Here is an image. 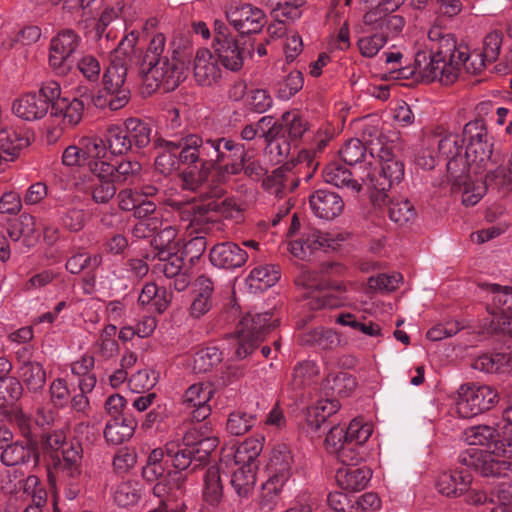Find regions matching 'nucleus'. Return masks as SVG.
Masks as SVG:
<instances>
[{
  "label": "nucleus",
  "mask_w": 512,
  "mask_h": 512,
  "mask_svg": "<svg viewBox=\"0 0 512 512\" xmlns=\"http://www.w3.org/2000/svg\"><path fill=\"white\" fill-rule=\"evenodd\" d=\"M211 145L207 200L212 201L207 204L173 201L170 204L175 217L189 234H215L223 230L220 216L227 219L239 218L241 209L235 199L226 198L221 202L217 199L225 195L224 186L232 175L244 171L249 177L259 178L263 173L259 163L248 161L243 144L231 138L215 137Z\"/></svg>",
  "instance_id": "1"
},
{
  "label": "nucleus",
  "mask_w": 512,
  "mask_h": 512,
  "mask_svg": "<svg viewBox=\"0 0 512 512\" xmlns=\"http://www.w3.org/2000/svg\"><path fill=\"white\" fill-rule=\"evenodd\" d=\"M216 446V439H197L196 432H188L181 441L171 440L164 448L152 450L142 468V477L146 482L154 484L153 494L163 499L174 490H181L186 481L182 471L194 461L204 462Z\"/></svg>",
  "instance_id": "2"
},
{
  "label": "nucleus",
  "mask_w": 512,
  "mask_h": 512,
  "mask_svg": "<svg viewBox=\"0 0 512 512\" xmlns=\"http://www.w3.org/2000/svg\"><path fill=\"white\" fill-rule=\"evenodd\" d=\"M212 138L203 139L197 134L187 133L175 140L157 138L154 146L158 150L155 169L164 176L185 168L179 174L181 187L191 191L202 200H207L208 176Z\"/></svg>",
  "instance_id": "3"
},
{
  "label": "nucleus",
  "mask_w": 512,
  "mask_h": 512,
  "mask_svg": "<svg viewBox=\"0 0 512 512\" xmlns=\"http://www.w3.org/2000/svg\"><path fill=\"white\" fill-rule=\"evenodd\" d=\"M507 407L503 411L506 421L503 439L498 440L496 430L488 425L472 426L463 432L464 440L472 446H487V450L469 448L462 452L459 464L479 472L484 477L512 478V385L502 388Z\"/></svg>",
  "instance_id": "4"
},
{
  "label": "nucleus",
  "mask_w": 512,
  "mask_h": 512,
  "mask_svg": "<svg viewBox=\"0 0 512 512\" xmlns=\"http://www.w3.org/2000/svg\"><path fill=\"white\" fill-rule=\"evenodd\" d=\"M428 38L434 58L429 60L428 53H420L417 65L424 76L438 79L443 85L453 84L462 69L469 74H478L488 63L481 53L469 54L466 46L458 45L454 35L441 27H432Z\"/></svg>",
  "instance_id": "5"
},
{
  "label": "nucleus",
  "mask_w": 512,
  "mask_h": 512,
  "mask_svg": "<svg viewBox=\"0 0 512 512\" xmlns=\"http://www.w3.org/2000/svg\"><path fill=\"white\" fill-rule=\"evenodd\" d=\"M372 432V425L358 418L353 419L347 427L336 425L329 430L325 440L327 449L335 453L337 459L343 464L335 474L336 482L342 489L361 491L369 483L372 476L371 470L352 462L363 459L365 453L361 448Z\"/></svg>",
  "instance_id": "6"
},
{
  "label": "nucleus",
  "mask_w": 512,
  "mask_h": 512,
  "mask_svg": "<svg viewBox=\"0 0 512 512\" xmlns=\"http://www.w3.org/2000/svg\"><path fill=\"white\" fill-rule=\"evenodd\" d=\"M165 42L162 33L154 35L140 61L138 73L144 88L143 93L148 95L160 87L164 91L174 90L186 78L187 67L183 61L175 57L169 60L167 56L162 55Z\"/></svg>",
  "instance_id": "7"
},
{
  "label": "nucleus",
  "mask_w": 512,
  "mask_h": 512,
  "mask_svg": "<svg viewBox=\"0 0 512 512\" xmlns=\"http://www.w3.org/2000/svg\"><path fill=\"white\" fill-rule=\"evenodd\" d=\"M343 267L338 263H326L321 268V276H309L304 283L306 292L303 297V308L310 311L333 309L345 305L347 288L342 282L329 277L341 274Z\"/></svg>",
  "instance_id": "8"
},
{
  "label": "nucleus",
  "mask_w": 512,
  "mask_h": 512,
  "mask_svg": "<svg viewBox=\"0 0 512 512\" xmlns=\"http://www.w3.org/2000/svg\"><path fill=\"white\" fill-rule=\"evenodd\" d=\"M371 156L377 154L379 168L364 167L363 175L359 176L366 189L371 192L374 204L381 205L386 202L387 191L393 185L400 183L404 177V164L397 159L389 147H370Z\"/></svg>",
  "instance_id": "9"
},
{
  "label": "nucleus",
  "mask_w": 512,
  "mask_h": 512,
  "mask_svg": "<svg viewBox=\"0 0 512 512\" xmlns=\"http://www.w3.org/2000/svg\"><path fill=\"white\" fill-rule=\"evenodd\" d=\"M483 119H475L463 127L465 141L466 173L479 174L488 169L489 164H497L493 156V141Z\"/></svg>",
  "instance_id": "10"
},
{
  "label": "nucleus",
  "mask_w": 512,
  "mask_h": 512,
  "mask_svg": "<svg viewBox=\"0 0 512 512\" xmlns=\"http://www.w3.org/2000/svg\"><path fill=\"white\" fill-rule=\"evenodd\" d=\"M277 325L278 320L270 312L245 315L239 323L236 335L231 337L234 357L241 360L251 355L265 335Z\"/></svg>",
  "instance_id": "11"
},
{
  "label": "nucleus",
  "mask_w": 512,
  "mask_h": 512,
  "mask_svg": "<svg viewBox=\"0 0 512 512\" xmlns=\"http://www.w3.org/2000/svg\"><path fill=\"white\" fill-rule=\"evenodd\" d=\"M82 447L79 442L63 444L60 453L53 455V467L65 486V495L69 500L75 499L82 487V471L80 467Z\"/></svg>",
  "instance_id": "12"
},
{
  "label": "nucleus",
  "mask_w": 512,
  "mask_h": 512,
  "mask_svg": "<svg viewBox=\"0 0 512 512\" xmlns=\"http://www.w3.org/2000/svg\"><path fill=\"white\" fill-rule=\"evenodd\" d=\"M507 385H512V383L503 384L499 391L488 385H477L475 383L461 385L456 402L458 414L462 418H471L491 409L500 400L507 406V402L502 395V388Z\"/></svg>",
  "instance_id": "13"
},
{
  "label": "nucleus",
  "mask_w": 512,
  "mask_h": 512,
  "mask_svg": "<svg viewBox=\"0 0 512 512\" xmlns=\"http://www.w3.org/2000/svg\"><path fill=\"white\" fill-rule=\"evenodd\" d=\"M431 144L437 145L439 156L447 161L449 179L461 180L466 173L463 136L460 137L442 126H437L432 132Z\"/></svg>",
  "instance_id": "14"
},
{
  "label": "nucleus",
  "mask_w": 512,
  "mask_h": 512,
  "mask_svg": "<svg viewBox=\"0 0 512 512\" xmlns=\"http://www.w3.org/2000/svg\"><path fill=\"white\" fill-rule=\"evenodd\" d=\"M82 37L72 29L59 31L50 41L49 64L58 75L68 74L82 52Z\"/></svg>",
  "instance_id": "15"
},
{
  "label": "nucleus",
  "mask_w": 512,
  "mask_h": 512,
  "mask_svg": "<svg viewBox=\"0 0 512 512\" xmlns=\"http://www.w3.org/2000/svg\"><path fill=\"white\" fill-rule=\"evenodd\" d=\"M293 457L287 444H276L270 454L267 464L268 480L263 485V503H275V499L282 491L291 476Z\"/></svg>",
  "instance_id": "16"
},
{
  "label": "nucleus",
  "mask_w": 512,
  "mask_h": 512,
  "mask_svg": "<svg viewBox=\"0 0 512 512\" xmlns=\"http://www.w3.org/2000/svg\"><path fill=\"white\" fill-rule=\"evenodd\" d=\"M153 272L163 274L168 280V286L177 292L184 291L191 282L190 269L184 265L182 253L171 249L154 252L152 257Z\"/></svg>",
  "instance_id": "17"
},
{
  "label": "nucleus",
  "mask_w": 512,
  "mask_h": 512,
  "mask_svg": "<svg viewBox=\"0 0 512 512\" xmlns=\"http://www.w3.org/2000/svg\"><path fill=\"white\" fill-rule=\"evenodd\" d=\"M491 295L492 325L496 331L512 336V287L486 284Z\"/></svg>",
  "instance_id": "18"
},
{
  "label": "nucleus",
  "mask_w": 512,
  "mask_h": 512,
  "mask_svg": "<svg viewBox=\"0 0 512 512\" xmlns=\"http://www.w3.org/2000/svg\"><path fill=\"white\" fill-rule=\"evenodd\" d=\"M84 103L78 98L69 100L62 98L56 101L50 111V118L58 123V128L48 129L47 140L49 143L55 142L62 134V131L68 127L76 126L82 119Z\"/></svg>",
  "instance_id": "19"
},
{
  "label": "nucleus",
  "mask_w": 512,
  "mask_h": 512,
  "mask_svg": "<svg viewBox=\"0 0 512 512\" xmlns=\"http://www.w3.org/2000/svg\"><path fill=\"white\" fill-rule=\"evenodd\" d=\"M213 53L219 59L221 65L231 71L242 68L246 57L251 56L254 42L232 38L220 43H212Z\"/></svg>",
  "instance_id": "20"
},
{
  "label": "nucleus",
  "mask_w": 512,
  "mask_h": 512,
  "mask_svg": "<svg viewBox=\"0 0 512 512\" xmlns=\"http://www.w3.org/2000/svg\"><path fill=\"white\" fill-rule=\"evenodd\" d=\"M226 18L241 35L258 33L266 23L264 12L248 3L231 6Z\"/></svg>",
  "instance_id": "21"
},
{
  "label": "nucleus",
  "mask_w": 512,
  "mask_h": 512,
  "mask_svg": "<svg viewBox=\"0 0 512 512\" xmlns=\"http://www.w3.org/2000/svg\"><path fill=\"white\" fill-rule=\"evenodd\" d=\"M214 395V389L208 383H196L191 385L183 395V403L191 409L190 415L193 421H204L211 414L210 400Z\"/></svg>",
  "instance_id": "22"
},
{
  "label": "nucleus",
  "mask_w": 512,
  "mask_h": 512,
  "mask_svg": "<svg viewBox=\"0 0 512 512\" xmlns=\"http://www.w3.org/2000/svg\"><path fill=\"white\" fill-rule=\"evenodd\" d=\"M249 255L234 242H222L214 245L209 253V259L213 266L233 270L242 267Z\"/></svg>",
  "instance_id": "23"
},
{
  "label": "nucleus",
  "mask_w": 512,
  "mask_h": 512,
  "mask_svg": "<svg viewBox=\"0 0 512 512\" xmlns=\"http://www.w3.org/2000/svg\"><path fill=\"white\" fill-rule=\"evenodd\" d=\"M363 175V168L347 169L340 163H330L323 170L324 180L338 188H346L352 192H360L366 188L359 176Z\"/></svg>",
  "instance_id": "24"
},
{
  "label": "nucleus",
  "mask_w": 512,
  "mask_h": 512,
  "mask_svg": "<svg viewBox=\"0 0 512 512\" xmlns=\"http://www.w3.org/2000/svg\"><path fill=\"white\" fill-rule=\"evenodd\" d=\"M222 67L212 51L199 49L194 59V77L198 84L211 86L221 78Z\"/></svg>",
  "instance_id": "25"
},
{
  "label": "nucleus",
  "mask_w": 512,
  "mask_h": 512,
  "mask_svg": "<svg viewBox=\"0 0 512 512\" xmlns=\"http://www.w3.org/2000/svg\"><path fill=\"white\" fill-rule=\"evenodd\" d=\"M101 178L110 177L117 186H131L136 184L142 174V165L136 160H122L116 163L108 162L107 165H101Z\"/></svg>",
  "instance_id": "26"
},
{
  "label": "nucleus",
  "mask_w": 512,
  "mask_h": 512,
  "mask_svg": "<svg viewBox=\"0 0 512 512\" xmlns=\"http://www.w3.org/2000/svg\"><path fill=\"white\" fill-rule=\"evenodd\" d=\"M313 213L322 219L332 220L339 216L344 208L340 195L327 189L316 190L309 198Z\"/></svg>",
  "instance_id": "27"
},
{
  "label": "nucleus",
  "mask_w": 512,
  "mask_h": 512,
  "mask_svg": "<svg viewBox=\"0 0 512 512\" xmlns=\"http://www.w3.org/2000/svg\"><path fill=\"white\" fill-rule=\"evenodd\" d=\"M470 470L462 466L452 472L442 473L437 480L438 491L447 497H458L469 490L472 483Z\"/></svg>",
  "instance_id": "28"
},
{
  "label": "nucleus",
  "mask_w": 512,
  "mask_h": 512,
  "mask_svg": "<svg viewBox=\"0 0 512 512\" xmlns=\"http://www.w3.org/2000/svg\"><path fill=\"white\" fill-rule=\"evenodd\" d=\"M29 131L4 126L0 129V155L3 161H13L30 144Z\"/></svg>",
  "instance_id": "29"
},
{
  "label": "nucleus",
  "mask_w": 512,
  "mask_h": 512,
  "mask_svg": "<svg viewBox=\"0 0 512 512\" xmlns=\"http://www.w3.org/2000/svg\"><path fill=\"white\" fill-rule=\"evenodd\" d=\"M130 63L131 59L127 57L114 56L103 75V86L105 89L117 94L121 90H129V87L126 85V79Z\"/></svg>",
  "instance_id": "30"
},
{
  "label": "nucleus",
  "mask_w": 512,
  "mask_h": 512,
  "mask_svg": "<svg viewBox=\"0 0 512 512\" xmlns=\"http://www.w3.org/2000/svg\"><path fill=\"white\" fill-rule=\"evenodd\" d=\"M46 100L37 93H27L15 100L13 103V112L16 116L34 121L43 118L48 112Z\"/></svg>",
  "instance_id": "31"
},
{
  "label": "nucleus",
  "mask_w": 512,
  "mask_h": 512,
  "mask_svg": "<svg viewBox=\"0 0 512 512\" xmlns=\"http://www.w3.org/2000/svg\"><path fill=\"white\" fill-rule=\"evenodd\" d=\"M80 144L87 162V169L96 177H100L102 174L100 166L108 164L104 160L108 150L105 141L98 137H83Z\"/></svg>",
  "instance_id": "32"
},
{
  "label": "nucleus",
  "mask_w": 512,
  "mask_h": 512,
  "mask_svg": "<svg viewBox=\"0 0 512 512\" xmlns=\"http://www.w3.org/2000/svg\"><path fill=\"white\" fill-rule=\"evenodd\" d=\"M137 421L133 416H118L110 419L104 429V438L111 445H120L134 434Z\"/></svg>",
  "instance_id": "33"
},
{
  "label": "nucleus",
  "mask_w": 512,
  "mask_h": 512,
  "mask_svg": "<svg viewBox=\"0 0 512 512\" xmlns=\"http://www.w3.org/2000/svg\"><path fill=\"white\" fill-rule=\"evenodd\" d=\"M239 465L231 475L230 484L240 499H248L254 491L258 468L253 464Z\"/></svg>",
  "instance_id": "34"
},
{
  "label": "nucleus",
  "mask_w": 512,
  "mask_h": 512,
  "mask_svg": "<svg viewBox=\"0 0 512 512\" xmlns=\"http://www.w3.org/2000/svg\"><path fill=\"white\" fill-rule=\"evenodd\" d=\"M303 345L316 346L323 350H333L342 344V337L332 329L318 327L300 335Z\"/></svg>",
  "instance_id": "35"
},
{
  "label": "nucleus",
  "mask_w": 512,
  "mask_h": 512,
  "mask_svg": "<svg viewBox=\"0 0 512 512\" xmlns=\"http://www.w3.org/2000/svg\"><path fill=\"white\" fill-rule=\"evenodd\" d=\"M365 25L373 26V29L385 33L386 39L389 34H398L402 31L405 20L400 15H384L381 16L377 10L368 11L363 17Z\"/></svg>",
  "instance_id": "36"
},
{
  "label": "nucleus",
  "mask_w": 512,
  "mask_h": 512,
  "mask_svg": "<svg viewBox=\"0 0 512 512\" xmlns=\"http://www.w3.org/2000/svg\"><path fill=\"white\" fill-rule=\"evenodd\" d=\"M339 409V403L336 400L322 399L313 406L308 407L306 412V422L313 432L320 431L322 424L327 418L335 414Z\"/></svg>",
  "instance_id": "37"
},
{
  "label": "nucleus",
  "mask_w": 512,
  "mask_h": 512,
  "mask_svg": "<svg viewBox=\"0 0 512 512\" xmlns=\"http://www.w3.org/2000/svg\"><path fill=\"white\" fill-rule=\"evenodd\" d=\"M31 457H36L34 447L26 442H9V445L2 449L1 461L6 466H15L28 462Z\"/></svg>",
  "instance_id": "38"
},
{
  "label": "nucleus",
  "mask_w": 512,
  "mask_h": 512,
  "mask_svg": "<svg viewBox=\"0 0 512 512\" xmlns=\"http://www.w3.org/2000/svg\"><path fill=\"white\" fill-rule=\"evenodd\" d=\"M123 126L132 148L142 149L151 142L152 129L147 122L139 118H128Z\"/></svg>",
  "instance_id": "39"
},
{
  "label": "nucleus",
  "mask_w": 512,
  "mask_h": 512,
  "mask_svg": "<svg viewBox=\"0 0 512 512\" xmlns=\"http://www.w3.org/2000/svg\"><path fill=\"white\" fill-rule=\"evenodd\" d=\"M130 90H121L118 92H112L105 89L98 90L91 96L93 105L97 108L104 109L109 108L111 111H116L123 108L129 101Z\"/></svg>",
  "instance_id": "40"
},
{
  "label": "nucleus",
  "mask_w": 512,
  "mask_h": 512,
  "mask_svg": "<svg viewBox=\"0 0 512 512\" xmlns=\"http://www.w3.org/2000/svg\"><path fill=\"white\" fill-rule=\"evenodd\" d=\"M19 376L30 392L40 391L46 383V372L39 362L20 365Z\"/></svg>",
  "instance_id": "41"
},
{
  "label": "nucleus",
  "mask_w": 512,
  "mask_h": 512,
  "mask_svg": "<svg viewBox=\"0 0 512 512\" xmlns=\"http://www.w3.org/2000/svg\"><path fill=\"white\" fill-rule=\"evenodd\" d=\"M310 155L308 152L300 151L295 160L286 164L287 170H290L296 177L306 183L313 178L320 165V160L312 159Z\"/></svg>",
  "instance_id": "42"
},
{
  "label": "nucleus",
  "mask_w": 512,
  "mask_h": 512,
  "mask_svg": "<svg viewBox=\"0 0 512 512\" xmlns=\"http://www.w3.org/2000/svg\"><path fill=\"white\" fill-rule=\"evenodd\" d=\"M104 141L107 149L112 155H124L132 150V145L128 139L124 126H109L107 128Z\"/></svg>",
  "instance_id": "43"
},
{
  "label": "nucleus",
  "mask_w": 512,
  "mask_h": 512,
  "mask_svg": "<svg viewBox=\"0 0 512 512\" xmlns=\"http://www.w3.org/2000/svg\"><path fill=\"white\" fill-rule=\"evenodd\" d=\"M222 495L223 486L219 468L216 466H210L204 475L203 497L207 503L215 506L220 502Z\"/></svg>",
  "instance_id": "44"
},
{
  "label": "nucleus",
  "mask_w": 512,
  "mask_h": 512,
  "mask_svg": "<svg viewBox=\"0 0 512 512\" xmlns=\"http://www.w3.org/2000/svg\"><path fill=\"white\" fill-rule=\"evenodd\" d=\"M319 373V369L312 361H304L294 367L290 386L294 391H300L311 386Z\"/></svg>",
  "instance_id": "45"
},
{
  "label": "nucleus",
  "mask_w": 512,
  "mask_h": 512,
  "mask_svg": "<svg viewBox=\"0 0 512 512\" xmlns=\"http://www.w3.org/2000/svg\"><path fill=\"white\" fill-rule=\"evenodd\" d=\"M222 361V352L216 346L199 349L193 356L192 369L195 373H206Z\"/></svg>",
  "instance_id": "46"
},
{
  "label": "nucleus",
  "mask_w": 512,
  "mask_h": 512,
  "mask_svg": "<svg viewBox=\"0 0 512 512\" xmlns=\"http://www.w3.org/2000/svg\"><path fill=\"white\" fill-rule=\"evenodd\" d=\"M156 207V203L152 199H140L133 210V216L136 219L147 222L146 226L149 232H155L162 224Z\"/></svg>",
  "instance_id": "47"
},
{
  "label": "nucleus",
  "mask_w": 512,
  "mask_h": 512,
  "mask_svg": "<svg viewBox=\"0 0 512 512\" xmlns=\"http://www.w3.org/2000/svg\"><path fill=\"white\" fill-rule=\"evenodd\" d=\"M263 449L262 440L256 438L246 439L241 443L234 454L236 464H253L258 468V456Z\"/></svg>",
  "instance_id": "48"
},
{
  "label": "nucleus",
  "mask_w": 512,
  "mask_h": 512,
  "mask_svg": "<svg viewBox=\"0 0 512 512\" xmlns=\"http://www.w3.org/2000/svg\"><path fill=\"white\" fill-rule=\"evenodd\" d=\"M256 422V415L242 410H237L229 414L226 427L230 434L240 436L247 433L256 424Z\"/></svg>",
  "instance_id": "49"
},
{
  "label": "nucleus",
  "mask_w": 512,
  "mask_h": 512,
  "mask_svg": "<svg viewBox=\"0 0 512 512\" xmlns=\"http://www.w3.org/2000/svg\"><path fill=\"white\" fill-rule=\"evenodd\" d=\"M510 357L504 353L483 354L473 362V368L486 373L505 372Z\"/></svg>",
  "instance_id": "50"
},
{
  "label": "nucleus",
  "mask_w": 512,
  "mask_h": 512,
  "mask_svg": "<svg viewBox=\"0 0 512 512\" xmlns=\"http://www.w3.org/2000/svg\"><path fill=\"white\" fill-rule=\"evenodd\" d=\"M283 125H285L286 138L294 143H297L308 130V121L298 112H285Z\"/></svg>",
  "instance_id": "51"
},
{
  "label": "nucleus",
  "mask_w": 512,
  "mask_h": 512,
  "mask_svg": "<svg viewBox=\"0 0 512 512\" xmlns=\"http://www.w3.org/2000/svg\"><path fill=\"white\" fill-rule=\"evenodd\" d=\"M36 231V219L28 213L21 214L8 227V235L12 241H18L21 237H31Z\"/></svg>",
  "instance_id": "52"
},
{
  "label": "nucleus",
  "mask_w": 512,
  "mask_h": 512,
  "mask_svg": "<svg viewBox=\"0 0 512 512\" xmlns=\"http://www.w3.org/2000/svg\"><path fill=\"white\" fill-rule=\"evenodd\" d=\"M388 214L389 218L399 225H405L416 217L415 208L407 199L391 201L388 205Z\"/></svg>",
  "instance_id": "53"
},
{
  "label": "nucleus",
  "mask_w": 512,
  "mask_h": 512,
  "mask_svg": "<svg viewBox=\"0 0 512 512\" xmlns=\"http://www.w3.org/2000/svg\"><path fill=\"white\" fill-rule=\"evenodd\" d=\"M420 53H424V54H429V60L432 59L433 55L432 54V50H431V42L429 41V38L427 37V41L424 43V49H421L419 48L417 50V52L415 53V61H414V67H398V68H395L390 72L391 74V78L393 79H409L411 77H413L414 75H418L422 80L424 81H427V82H432V81H438V79H430V78H427L426 76H424V74L421 72V70L418 68V65H417V55H419Z\"/></svg>",
  "instance_id": "54"
},
{
  "label": "nucleus",
  "mask_w": 512,
  "mask_h": 512,
  "mask_svg": "<svg viewBox=\"0 0 512 512\" xmlns=\"http://www.w3.org/2000/svg\"><path fill=\"white\" fill-rule=\"evenodd\" d=\"M140 497L141 488L137 482H122L117 486L114 492V500L121 507L135 505Z\"/></svg>",
  "instance_id": "55"
},
{
  "label": "nucleus",
  "mask_w": 512,
  "mask_h": 512,
  "mask_svg": "<svg viewBox=\"0 0 512 512\" xmlns=\"http://www.w3.org/2000/svg\"><path fill=\"white\" fill-rule=\"evenodd\" d=\"M490 503L496 504L490 512H512V486L501 482L491 490Z\"/></svg>",
  "instance_id": "56"
},
{
  "label": "nucleus",
  "mask_w": 512,
  "mask_h": 512,
  "mask_svg": "<svg viewBox=\"0 0 512 512\" xmlns=\"http://www.w3.org/2000/svg\"><path fill=\"white\" fill-rule=\"evenodd\" d=\"M23 393L21 382L15 377L0 380V407H6L16 402Z\"/></svg>",
  "instance_id": "57"
},
{
  "label": "nucleus",
  "mask_w": 512,
  "mask_h": 512,
  "mask_svg": "<svg viewBox=\"0 0 512 512\" xmlns=\"http://www.w3.org/2000/svg\"><path fill=\"white\" fill-rule=\"evenodd\" d=\"M387 39L385 33L376 31L375 33L363 36L358 39L357 46L362 56L372 58L384 47Z\"/></svg>",
  "instance_id": "58"
},
{
  "label": "nucleus",
  "mask_w": 512,
  "mask_h": 512,
  "mask_svg": "<svg viewBox=\"0 0 512 512\" xmlns=\"http://www.w3.org/2000/svg\"><path fill=\"white\" fill-rule=\"evenodd\" d=\"M177 236L178 230L174 226L168 225L161 229L152 241L154 251L159 252L166 249L179 251L180 239Z\"/></svg>",
  "instance_id": "59"
},
{
  "label": "nucleus",
  "mask_w": 512,
  "mask_h": 512,
  "mask_svg": "<svg viewBox=\"0 0 512 512\" xmlns=\"http://www.w3.org/2000/svg\"><path fill=\"white\" fill-rule=\"evenodd\" d=\"M117 185L110 177L101 178L97 177V182L91 187V196L95 203L105 204L108 203L115 195Z\"/></svg>",
  "instance_id": "60"
},
{
  "label": "nucleus",
  "mask_w": 512,
  "mask_h": 512,
  "mask_svg": "<svg viewBox=\"0 0 512 512\" xmlns=\"http://www.w3.org/2000/svg\"><path fill=\"white\" fill-rule=\"evenodd\" d=\"M304 78L300 71H293L278 83L277 95L280 99L288 100L302 89Z\"/></svg>",
  "instance_id": "61"
},
{
  "label": "nucleus",
  "mask_w": 512,
  "mask_h": 512,
  "mask_svg": "<svg viewBox=\"0 0 512 512\" xmlns=\"http://www.w3.org/2000/svg\"><path fill=\"white\" fill-rule=\"evenodd\" d=\"M367 148L359 139L348 140L340 150L342 160L348 165L359 163L365 156Z\"/></svg>",
  "instance_id": "62"
},
{
  "label": "nucleus",
  "mask_w": 512,
  "mask_h": 512,
  "mask_svg": "<svg viewBox=\"0 0 512 512\" xmlns=\"http://www.w3.org/2000/svg\"><path fill=\"white\" fill-rule=\"evenodd\" d=\"M502 40V33L499 31H492L484 38L483 51L481 54L485 57L488 63H492L498 59Z\"/></svg>",
  "instance_id": "63"
},
{
  "label": "nucleus",
  "mask_w": 512,
  "mask_h": 512,
  "mask_svg": "<svg viewBox=\"0 0 512 512\" xmlns=\"http://www.w3.org/2000/svg\"><path fill=\"white\" fill-rule=\"evenodd\" d=\"M59 214L63 227L69 231L78 232L84 227L85 214L83 210L70 208Z\"/></svg>",
  "instance_id": "64"
}]
</instances>
